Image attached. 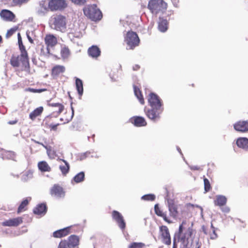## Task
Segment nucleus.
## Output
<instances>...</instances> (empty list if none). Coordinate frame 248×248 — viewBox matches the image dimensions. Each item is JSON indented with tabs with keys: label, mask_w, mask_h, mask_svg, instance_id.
<instances>
[{
	"label": "nucleus",
	"mask_w": 248,
	"mask_h": 248,
	"mask_svg": "<svg viewBox=\"0 0 248 248\" xmlns=\"http://www.w3.org/2000/svg\"><path fill=\"white\" fill-rule=\"evenodd\" d=\"M132 123L137 126H142L146 125L144 118L139 116L135 117Z\"/></svg>",
	"instance_id": "c85d7f7f"
},
{
	"label": "nucleus",
	"mask_w": 248,
	"mask_h": 248,
	"mask_svg": "<svg viewBox=\"0 0 248 248\" xmlns=\"http://www.w3.org/2000/svg\"><path fill=\"white\" fill-rule=\"evenodd\" d=\"M235 130L242 132H248V121H239L233 125Z\"/></svg>",
	"instance_id": "4468645a"
},
{
	"label": "nucleus",
	"mask_w": 248,
	"mask_h": 248,
	"mask_svg": "<svg viewBox=\"0 0 248 248\" xmlns=\"http://www.w3.org/2000/svg\"><path fill=\"white\" fill-rule=\"evenodd\" d=\"M60 160L62 161L64 163V165L60 166V169L63 175H65L69 170L70 166L69 163L65 160L61 159Z\"/></svg>",
	"instance_id": "7c9ffc66"
},
{
	"label": "nucleus",
	"mask_w": 248,
	"mask_h": 248,
	"mask_svg": "<svg viewBox=\"0 0 248 248\" xmlns=\"http://www.w3.org/2000/svg\"><path fill=\"white\" fill-rule=\"evenodd\" d=\"M10 62L14 67H18L19 66V57L13 56L11 59Z\"/></svg>",
	"instance_id": "4c0bfd02"
},
{
	"label": "nucleus",
	"mask_w": 248,
	"mask_h": 248,
	"mask_svg": "<svg viewBox=\"0 0 248 248\" xmlns=\"http://www.w3.org/2000/svg\"><path fill=\"white\" fill-rule=\"evenodd\" d=\"M49 10L48 2L46 0H42L39 2V5L36 8V13L38 15L44 16Z\"/></svg>",
	"instance_id": "9d476101"
},
{
	"label": "nucleus",
	"mask_w": 248,
	"mask_h": 248,
	"mask_svg": "<svg viewBox=\"0 0 248 248\" xmlns=\"http://www.w3.org/2000/svg\"><path fill=\"white\" fill-rule=\"evenodd\" d=\"M46 212V207L45 204H40L33 210V212L37 215H44Z\"/></svg>",
	"instance_id": "5701e85b"
},
{
	"label": "nucleus",
	"mask_w": 248,
	"mask_h": 248,
	"mask_svg": "<svg viewBox=\"0 0 248 248\" xmlns=\"http://www.w3.org/2000/svg\"><path fill=\"white\" fill-rule=\"evenodd\" d=\"M202 229L203 232L205 234H208L207 230L206 229V228L204 226L202 227Z\"/></svg>",
	"instance_id": "052dcab7"
},
{
	"label": "nucleus",
	"mask_w": 248,
	"mask_h": 248,
	"mask_svg": "<svg viewBox=\"0 0 248 248\" xmlns=\"http://www.w3.org/2000/svg\"><path fill=\"white\" fill-rule=\"evenodd\" d=\"M168 205L170 216L173 218H176L178 214L177 205L171 200H168Z\"/></svg>",
	"instance_id": "ddd939ff"
},
{
	"label": "nucleus",
	"mask_w": 248,
	"mask_h": 248,
	"mask_svg": "<svg viewBox=\"0 0 248 248\" xmlns=\"http://www.w3.org/2000/svg\"><path fill=\"white\" fill-rule=\"evenodd\" d=\"M18 43L20 50L25 49L22 44V38L19 33H18Z\"/></svg>",
	"instance_id": "c03bdc74"
},
{
	"label": "nucleus",
	"mask_w": 248,
	"mask_h": 248,
	"mask_svg": "<svg viewBox=\"0 0 248 248\" xmlns=\"http://www.w3.org/2000/svg\"><path fill=\"white\" fill-rule=\"evenodd\" d=\"M237 146L245 150H248V139L247 138H239L236 141Z\"/></svg>",
	"instance_id": "aec40b11"
},
{
	"label": "nucleus",
	"mask_w": 248,
	"mask_h": 248,
	"mask_svg": "<svg viewBox=\"0 0 248 248\" xmlns=\"http://www.w3.org/2000/svg\"><path fill=\"white\" fill-rule=\"evenodd\" d=\"M30 90L33 92V93H41L43 91H46V89H38V90H37V89H31Z\"/></svg>",
	"instance_id": "8fccbe9b"
},
{
	"label": "nucleus",
	"mask_w": 248,
	"mask_h": 248,
	"mask_svg": "<svg viewBox=\"0 0 248 248\" xmlns=\"http://www.w3.org/2000/svg\"><path fill=\"white\" fill-rule=\"evenodd\" d=\"M190 168L192 170H198L200 169V168L197 166H190Z\"/></svg>",
	"instance_id": "6e6d98bb"
},
{
	"label": "nucleus",
	"mask_w": 248,
	"mask_h": 248,
	"mask_svg": "<svg viewBox=\"0 0 248 248\" xmlns=\"http://www.w3.org/2000/svg\"><path fill=\"white\" fill-rule=\"evenodd\" d=\"M204 190L206 192L209 191L210 189V184L209 180L207 178L204 179Z\"/></svg>",
	"instance_id": "37998d69"
},
{
	"label": "nucleus",
	"mask_w": 248,
	"mask_h": 248,
	"mask_svg": "<svg viewBox=\"0 0 248 248\" xmlns=\"http://www.w3.org/2000/svg\"><path fill=\"white\" fill-rule=\"evenodd\" d=\"M155 211L157 216L162 217L166 222L170 224L172 223V221L168 218L166 214L161 210L157 204L155 205Z\"/></svg>",
	"instance_id": "4be33fe9"
},
{
	"label": "nucleus",
	"mask_w": 248,
	"mask_h": 248,
	"mask_svg": "<svg viewBox=\"0 0 248 248\" xmlns=\"http://www.w3.org/2000/svg\"><path fill=\"white\" fill-rule=\"evenodd\" d=\"M61 54L63 59L67 58L70 55V50L67 47H62L61 50Z\"/></svg>",
	"instance_id": "f704fd0d"
},
{
	"label": "nucleus",
	"mask_w": 248,
	"mask_h": 248,
	"mask_svg": "<svg viewBox=\"0 0 248 248\" xmlns=\"http://www.w3.org/2000/svg\"><path fill=\"white\" fill-rule=\"evenodd\" d=\"M31 141H33L34 142L36 143H37V144H40L42 146H43V145H45L43 143H41V142H40L38 141H36V140H34V139H31Z\"/></svg>",
	"instance_id": "4d7b16f0"
},
{
	"label": "nucleus",
	"mask_w": 248,
	"mask_h": 248,
	"mask_svg": "<svg viewBox=\"0 0 248 248\" xmlns=\"http://www.w3.org/2000/svg\"><path fill=\"white\" fill-rule=\"evenodd\" d=\"M180 248H189V247L188 246V245H181Z\"/></svg>",
	"instance_id": "680f3d73"
},
{
	"label": "nucleus",
	"mask_w": 248,
	"mask_h": 248,
	"mask_svg": "<svg viewBox=\"0 0 248 248\" xmlns=\"http://www.w3.org/2000/svg\"><path fill=\"white\" fill-rule=\"evenodd\" d=\"M28 1V0H13V2L16 5H19Z\"/></svg>",
	"instance_id": "de8ad7c7"
},
{
	"label": "nucleus",
	"mask_w": 248,
	"mask_h": 248,
	"mask_svg": "<svg viewBox=\"0 0 248 248\" xmlns=\"http://www.w3.org/2000/svg\"><path fill=\"white\" fill-rule=\"evenodd\" d=\"M66 7L65 0H50L48 2V8L51 11L62 10Z\"/></svg>",
	"instance_id": "6e6552de"
},
{
	"label": "nucleus",
	"mask_w": 248,
	"mask_h": 248,
	"mask_svg": "<svg viewBox=\"0 0 248 248\" xmlns=\"http://www.w3.org/2000/svg\"><path fill=\"white\" fill-rule=\"evenodd\" d=\"M227 202L226 198L222 195H217L216 200L214 201L215 205L222 206L224 205Z\"/></svg>",
	"instance_id": "bb28decb"
},
{
	"label": "nucleus",
	"mask_w": 248,
	"mask_h": 248,
	"mask_svg": "<svg viewBox=\"0 0 248 248\" xmlns=\"http://www.w3.org/2000/svg\"><path fill=\"white\" fill-rule=\"evenodd\" d=\"M84 15L93 21L101 19L102 14L96 4L90 5L83 9Z\"/></svg>",
	"instance_id": "7ed1b4c3"
},
{
	"label": "nucleus",
	"mask_w": 248,
	"mask_h": 248,
	"mask_svg": "<svg viewBox=\"0 0 248 248\" xmlns=\"http://www.w3.org/2000/svg\"><path fill=\"white\" fill-rule=\"evenodd\" d=\"M21 54L19 57V61H20L23 65L26 66L29 64V59L28 57L27 52L25 49H21Z\"/></svg>",
	"instance_id": "412c9836"
},
{
	"label": "nucleus",
	"mask_w": 248,
	"mask_h": 248,
	"mask_svg": "<svg viewBox=\"0 0 248 248\" xmlns=\"http://www.w3.org/2000/svg\"><path fill=\"white\" fill-rule=\"evenodd\" d=\"M155 195L150 194L143 195L142 196L141 199L145 201H153L155 200Z\"/></svg>",
	"instance_id": "a19ab883"
},
{
	"label": "nucleus",
	"mask_w": 248,
	"mask_h": 248,
	"mask_svg": "<svg viewBox=\"0 0 248 248\" xmlns=\"http://www.w3.org/2000/svg\"><path fill=\"white\" fill-rule=\"evenodd\" d=\"M76 85L78 93L80 96H81L83 92V83L82 80L78 78H77L76 80Z\"/></svg>",
	"instance_id": "2f4dec72"
},
{
	"label": "nucleus",
	"mask_w": 248,
	"mask_h": 248,
	"mask_svg": "<svg viewBox=\"0 0 248 248\" xmlns=\"http://www.w3.org/2000/svg\"><path fill=\"white\" fill-rule=\"evenodd\" d=\"M90 154L89 152H86L84 153H82L79 155V159L80 160H83L86 158L87 156H88Z\"/></svg>",
	"instance_id": "49530a36"
},
{
	"label": "nucleus",
	"mask_w": 248,
	"mask_h": 248,
	"mask_svg": "<svg viewBox=\"0 0 248 248\" xmlns=\"http://www.w3.org/2000/svg\"><path fill=\"white\" fill-rule=\"evenodd\" d=\"M43 147L46 150L48 155L51 158H54L55 155V153L54 151L51 150V147L46 145H43Z\"/></svg>",
	"instance_id": "ea45409f"
},
{
	"label": "nucleus",
	"mask_w": 248,
	"mask_h": 248,
	"mask_svg": "<svg viewBox=\"0 0 248 248\" xmlns=\"http://www.w3.org/2000/svg\"><path fill=\"white\" fill-rule=\"evenodd\" d=\"M4 156L8 159L15 160L16 154L14 152L7 151L4 154Z\"/></svg>",
	"instance_id": "58836bf2"
},
{
	"label": "nucleus",
	"mask_w": 248,
	"mask_h": 248,
	"mask_svg": "<svg viewBox=\"0 0 248 248\" xmlns=\"http://www.w3.org/2000/svg\"><path fill=\"white\" fill-rule=\"evenodd\" d=\"M168 21L166 19L160 18L158 25V30L162 32L166 31L168 30Z\"/></svg>",
	"instance_id": "393cba45"
},
{
	"label": "nucleus",
	"mask_w": 248,
	"mask_h": 248,
	"mask_svg": "<svg viewBox=\"0 0 248 248\" xmlns=\"http://www.w3.org/2000/svg\"><path fill=\"white\" fill-rule=\"evenodd\" d=\"M60 120H61V121H63V119H62V118H61V119H60Z\"/></svg>",
	"instance_id": "774afa93"
},
{
	"label": "nucleus",
	"mask_w": 248,
	"mask_h": 248,
	"mask_svg": "<svg viewBox=\"0 0 248 248\" xmlns=\"http://www.w3.org/2000/svg\"><path fill=\"white\" fill-rule=\"evenodd\" d=\"M52 28L62 32L66 31V21L64 16L62 15H56L51 17Z\"/></svg>",
	"instance_id": "39448f33"
},
{
	"label": "nucleus",
	"mask_w": 248,
	"mask_h": 248,
	"mask_svg": "<svg viewBox=\"0 0 248 248\" xmlns=\"http://www.w3.org/2000/svg\"><path fill=\"white\" fill-rule=\"evenodd\" d=\"M128 248H146V247L144 243L133 242L129 245Z\"/></svg>",
	"instance_id": "e433bc0d"
},
{
	"label": "nucleus",
	"mask_w": 248,
	"mask_h": 248,
	"mask_svg": "<svg viewBox=\"0 0 248 248\" xmlns=\"http://www.w3.org/2000/svg\"><path fill=\"white\" fill-rule=\"evenodd\" d=\"M148 102L152 108L146 112L147 117L156 121L160 119V114L162 112L163 108L159 97L154 93H150L148 99Z\"/></svg>",
	"instance_id": "f257e3e1"
},
{
	"label": "nucleus",
	"mask_w": 248,
	"mask_h": 248,
	"mask_svg": "<svg viewBox=\"0 0 248 248\" xmlns=\"http://www.w3.org/2000/svg\"><path fill=\"white\" fill-rule=\"evenodd\" d=\"M30 32L27 31V32H26L27 36V38H28L29 41L31 43H33V40L31 37V36L30 35Z\"/></svg>",
	"instance_id": "603ef678"
},
{
	"label": "nucleus",
	"mask_w": 248,
	"mask_h": 248,
	"mask_svg": "<svg viewBox=\"0 0 248 248\" xmlns=\"http://www.w3.org/2000/svg\"><path fill=\"white\" fill-rule=\"evenodd\" d=\"M50 194L57 198H63L65 195L63 188L58 185H54L51 188Z\"/></svg>",
	"instance_id": "9b49d317"
},
{
	"label": "nucleus",
	"mask_w": 248,
	"mask_h": 248,
	"mask_svg": "<svg viewBox=\"0 0 248 248\" xmlns=\"http://www.w3.org/2000/svg\"><path fill=\"white\" fill-rule=\"evenodd\" d=\"M125 41L127 45V49H133L138 46L140 43V39L136 33L133 31H128L125 37Z\"/></svg>",
	"instance_id": "423d86ee"
},
{
	"label": "nucleus",
	"mask_w": 248,
	"mask_h": 248,
	"mask_svg": "<svg viewBox=\"0 0 248 248\" xmlns=\"http://www.w3.org/2000/svg\"><path fill=\"white\" fill-rule=\"evenodd\" d=\"M221 210L223 212L225 213H228L230 211V209L228 207H224L221 208Z\"/></svg>",
	"instance_id": "864d4df0"
},
{
	"label": "nucleus",
	"mask_w": 248,
	"mask_h": 248,
	"mask_svg": "<svg viewBox=\"0 0 248 248\" xmlns=\"http://www.w3.org/2000/svg\"><path fill=\"white\" fill-rule=\"evenodd\" d=\"M38 167L39 169L42 172H49L51 170V168L46 161L39 162L38 164Z\"/></svg>",
	"instance_id": "cd10ccee"
},
{
	"label": "nucleus",
	"mask_w": 248,
	"mask_h": 248,
	"mask_svg": "<svg viewBox=\"0 0 248 248\" xmlns=\"http://www.w3.org/2000/svg\"><path fill=\"white\" fill-rule=\"evenodd\" d=\"M70 227L56 231L53 232V236L56 238H61L66 236L69 233Z\"/></svg>",
	"instance_id": "f3484780"
},
{
	"label": "nucleus",
	"mask_w": 248,
	"mask_h": 248,
	"mask_svg": "<svg viewBox=\"0 0 248 248\" xmlns=\"http://www.w3.org/2000/svg\"><path fill=\"white\" fill-rule=\"evenodd\" d=\"M43 110V108L42 107H40L36 108L30 114V118H31V120L35 119L37 116L41 114Z\"/></svg>",
	"instance_id": "473e14b6"
},
{
	"label": "nucleus",
	"mask_w": 248,
	"mask_h": 248,
	"mask_svg": "<svg viewBox=\"0 0 248 248\" xmlns=\"http://www.w3.org/2000/svg\"><path fill=\"white\" fill-rule=\"evenodd\" d=\"M65 67L62 65H57L52 69V75L53 76H58L65 71Z\"/></svg>",
	"instance_id": "b1692460"
},
{
	"label": "nucleus",
	"mask_w": 248,
	"mask_h": 248,
	"mask_svg": "<svg viewBox=\"0 0 248 248\" xmlns=\"http://www.w3.org/2000/svg\"><path fill=\"white\" fill-rule=\"evenodd\" d=\"M58 248H70V247L66 240H62L60 243Z\"/></svg>",
	"instance_id": "79ce46f5"
},
{
	"label": "nucleus",
	"mask_w": 248,
	"mask_h": 248,
	"mask_svg": "<svg viewBox=\"0 0 248 248\" xmlns=\"http://www.w3.org/2000/svg\"><path fill=\"white\" fill-rule=\"evenodd\" d=\"M211 228H212V231L213 230V229H215L216 230V228L213 226L212 223L211 224Z\"/></svg>",
	"instance_id": "0e129e2a"
},
{
	"label": "nucleus",
	"mask_w": 248,
	"mask_h": 248,
	"mask_svg": "<svg viewBox=\"0 0 248 248\" xmlns=\"http://www.w3.org/2000/svg\"><path fill=\"white\" fill-rule=\"evenodd\" d=\"M15 31V30H9L8 31H7V34H6V36H8V35H11L13 34V33Z\"/></svg>",
	"instance_id": "5fc2aeb1"
},
{
	"label": "nucleus",
	"mask_w": 248,
	"mask_h": 248,
	"mask_svg": "<svg viewBox=\"0 0 248 248\" xmlns=\"http://www.w3.org/2000/svg\"><path fill=\"white\" fill-rule=\"evenodd\" d=\"M176 236H177V235H174V236L173 238V247L172 248H177V244L176 242Z\"/></svg>",
	"instance_id": "09e8293b"
},
{
	"label": "nucleus",
	"mask_w": 248,
	"mask_h": 248,
	"mask_svg": "<svg viewBox=\"0 0 248 248\" xmlns=\"http://www.w3.org/2000/svg\"><path fill=\"white\" fill-rule=\"evenodd\" d=\"M209 234L211 239L214 240L217 237V235L216 232V230L214 229H213L212 233H210Z\"/></svg>",
	"instance_id": "a18cd8bd"
},
{
	"label": "nucleus",
	"mask_w": 248,
	"mask_h": 248,
	"mask_svg": "<svg viewBox=\"0 0 248 248\" xmlns=\"http://www.w3.org/2000/svg\"><path fill=\"white\" fill-rule=\"evenodd\" d=\"M2 41V37L0 35V43Z\"/></svg>",
	"instance_id": "69168bd1"
},
{
	"label": "nucleus",
	"mask_w": 248,
	"mask_h": 248,
	"mask_svg": "<svg viewBox=\"0 0 248 248\" xmlns=\"http://www.w3.org/2000/svg\"><path fill=\"white\" fill-rule=\"evenodd\" d=\"M0 15L2 18L8 21H12L15 17L14 14L8 10H2Z\"/></svg>",
	"instance_id": "6ab92c4d"
},
{
	"label": "nucleus",
	"mask_w": 248,
	"mask_h": 248,
	"mask_svg": "<svg viewBox=\"0 0 248 248\" xmlns=\"http://www.w3.org/2000/svg\"><path fill=\"white\" fill-rule=\"evenodd\" d=\"M22 218L21 217H18L10 219L2 223L4 226H17L22 223Z\"/></svg>",
	"instance_id": "2eb2a0df"
},
{
	"label": "nucleus",
	"mask_w": 248,
	"mask_h": 248,
	"mask_svg": "<svg viewBox=\"0 0 248 248\" xmlns=\"http://www.w3.org/2000/svg\"><path fill=\"white\" fill-rule=\"evenodd\" d=\"M134 93L136 96L137 97V98L139 99L140 102L141 104H144V98L141 93V92L140 90V89L136 87L135 86H134Z\"/></svg>",
	"instance_id": "72a5a7b5"
},
{
	"label": "nucleus",
	"mask_w": 248,
	"mask_h": 248,
	"mask_svg": "<svg viewBox=\"0 0 248 248\" xmlns=\"http://www.w3.org/2000/svg\"><path fill=\"white\" fill-rule=\"evenodd\" d=\"M167 7V4L163 0H151L148 5V9L155 15L163 13Z\"/></svg>",
	"instance_id": "20e7f679"
},
{
	"label": "nucleus",
	"mask_w": 248,
	"mask_h": 248,
	"mask_svg": "<svg viewBox=\"0 0 248 248\" xmlns=\"http://www.w3.org/2000/svg\"><path fill=\"white\" fill-rule=\"evenodd\" d=\"M140 68V66L138 65H135L133 66V69L134 70H137Z\"/></svg>",
	"instance_id": "bf43d9fd"
},
{
	"label": "nucleus",
	"mask_w": 248,
	"mask_h": 248,
	"mask_svg": "<svg viewBox=\"0 0 248 248\" xmlns=\"http://www.w3.org/2000/svg\"><path fill=\"white\" fill-rule=\"evenodd\" d=\"M84 173L80 172L77 174L73 178L74 180L77 183L82 182L84 179Z\"/></svg>",
	"instance_id": "c9c22d12"
},
{
	"label": "nucleus",
	"mask_w": 248,
	"mask_h": 248,
	"mask_svg": "<svg viewBox=\"0 0 248 248\" xmlns=\"http://www.w3.org/2000/svg\"><path fill=\"white\" fill-rule=\"evenodd\" d=\"M88 53L90 56L96 58L100 55L101 51L96 46H93L89 48Z\"/></svg>",
	"instance_id": "dca6fc26"
},
{
	"label": "nucleus",
	"mask_w": 248,
	"mask_h": 248,
	"mask_svg": "<svg viewBox=\"0 0 248 248\" xmlns=\"http://www.w3.org/2000/svg\"><path fill=\"white\" fill-rule=\"evenodd\" d=\"M72 116H73L74 115V109L72 107Z\"/></svg>",
	"instance_id": "338daca9"
},
{
	"label": "nucleus",
	"mask_w": 248,
	"mask_h": 248,
	"mask_svg": "<svg viewBox=\"0 0 248 248\" xmlns=\"http://www.w3.org/2000/svg\"><path fill=\"white\" fill-rule=\"evenodd\" d=\"M177 150L178 151V152H179L181 154H182L181 150L180 148L179 147H177Z\"/></svg>",
	"instance_id": "e2e57ef3"
},
{
	"label": "nucleus",
	"mask_w": 248,
	"mask_h": 248,
	"mask_svg": "<svg viewBox=\"0 0 248 248\" xmlns=\"http://www.w3.org/2000/svg\"><path fill=\"white\" fill-rule=\"evenodd\" d=\"M45 41L47 45V47L42 48L41 50V53L44 56H48L50 54L49 47H53L57 44V39L52 34H47L45 38Z\"/></svg>",
	"instance_id": "0eeeda50"
},
{
	"label": "nucleus",
	"mask_w": 248,
	"mask_h": 248,
	"mask_svg": "<svg viewBox=\"0 0 248 248\" xmlns=\"http://www.w3.org/2000/svg\"><path fill=\"white\" fill-rule=\"evenodd\" d=\"M112 217L116 221L119 227L122 229H124L125 223L123 216L118 211H113L112 212Z\"/></svg>",
	"instance_id": "f8f14e48"
},
{
	"label": "nucleus",
	"mask_w": 248,
	"mask_h": 248,
	"mask_svg": "<svg viewBox=\"0 0 248 248\" xmlns=\"http://www.w3.org/2000/svg\"><path fill=\"white\" fill-rule=\"evenodd\" d=\"M49 106L52 107L58 108V110H56L55 112H54L49 116L51 117H57L58 115H59L63 111L64 109L63 106L60 103H49Z\"/></svg>",
	"instance_id": "a211bd4d"
},
{
	"label": "nucleus",
	"mask_w": 248,
	"mask_h": 248,
	"mask_svg": "<svg viewBox=\"0 0 248 248\" xmlns=\"http://www.w3.org/2000/svg\"><path fill=\"white\" fill-rule=\"evenodd\" d=\"M193 233V229L186 225V221H183L179 226V230L175 235H177L178 241L181 243V245H188L189 239Z\"/></svg>",
	"instance_id": "f03ea898"
},
{
	"label": "nucleus",
	"mask_w": 248,
	"mask_h": 248,
	"mask_svg": "<svg viewBox=\"0 0 248 248\" xmlns=\"http://www.w3.org/2000/svg\"><path fill=\"white\" fill-rule=\"evenodd\" d=\"M16 123H17V121L15 120V121H9L8 123L9 124H16Z\"/></svg>",
	"instance_id": "13d9d810"
},
{
	"label": "nucleus",
	"mask_w": 248,
	"mask_h": 248,
	"mask_svg": "<svg viewBox=\"0 0 248 248\" xmlns=\"http://www.w3.org/2000/svg\"><path fill=\"white\" fill-rule=\"evenodd\" d=\"M159 235L163 243L169 246L171 244V239L168 227L161 226L159 227Z\"/></svg>",
	"instance_id": "1a4fd4ad"
},
{
	"label": "nucleus",
	"mask_w": 248,
	"mask_h": 248,
	"mask_svg": "<svg viewBox=\"0 0 248 248\" xmlns=\"http://www.w3.org/2000/svg\"><path fill=\"white\" fill-rule=\"evenodd\" d=\"M59 125V124H50L49 125V127L51 128V130H56L57 127Z\"/></svg>",
	"instance_id": "3c124183"
},
{
	"label": "nucleus",
	"mask_w": 248,
	"mask_h": 248,
	"mask_svg": "<svg viewBox=\"0 0 248 248\" xmlns=\"http://www.w3.org/2000/svg\"><path fill=\"white\" fill-rule=\"evenodd\" d=\"M78 243L79 239L76 235H72L69 237L68 244L70 248L75 247L78 245Z\"/></svg>",
	"instance_id": "a878e982"
},
{
	"label": "nucleus",
	"mask_w": 248,
	"mask_h": 248,
	"mask_svg": "<svg viewBox=\"0 0 248 248\" xmlns=\"http://www.w3.org/2000/svg\"><path fill=\"white\" fill-rule=\"evenodd\" d=\"M31 198L28 197L22 202L18 208L17 213L19 214L26 210L25 207L28 204L29 202L31 200Z\"/></svg>",
	"instance_id": "c756f323"
}]
</instances>
